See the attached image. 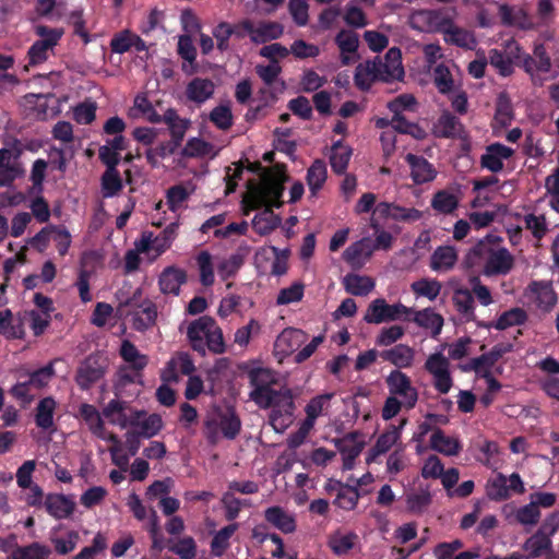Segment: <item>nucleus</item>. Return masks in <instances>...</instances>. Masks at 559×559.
<instances>
[{
  "mask_svg": "<svg viewBox=\"0 0 559 559\" xmlns=\"http://www.w3.org/2000/svg\"><path fill=\"white\" fill-rule=\"evenodd\" d=\"M248 378L253 388L249 394L250 400L260 408L272 407L270 424L276 431L285 429L287 423L284 417L289 420L295 408L290 392L272 388L277 380L275 373L269 368H252L248 371Z\"/></svg>",
  "mask_w": 559,
  "mask_h": 559,
  "instance_id": "obj_1",
  "label": "nucleus"
},
{
  "mask_svg": "<svg viewBox=\"0 0 559 559\" xmlns=\"http://www.w3.org/2000/svg\"><path fill=\"white\" fill-rule=\"evenodd\" d=\"M289 179L284 164H276L274 170L262 178V183L252 192L250 202L251 210H258L266 205L281 209L284 204L282 197L285 190V182Z\"/></svg>",
  "mask_w": 559,
  "mask_h": 559,
  "instance_id": "obj_2",
  "label": "nucleus"
},
{
  "mask_svg": "<svg viewBox=\"0 0 559 559\" xmlns=\"http://www.w3.org/2000/svg\"><path fill=\"white\" fill-rule=\"evenodd\" d=\"M411 313H413L412 309L401 302L389 305L385 299L377 298L369 304L364 320L370 324H380L401 319L409 321L411 318L408 316Z\"/></svg>",
  "mask_w": 559,
  "mask_h": 559,
  "instance_id": "obj_3",
  "label": "nucleus"
},
{
  "mask_svg": "<svg viewBox=\"0 0 559 559\" xmlns=\"http://www.w3.org/2000/svg\"><path fill=\"white\" fill-rule=\"evenodd\" d=\"M520 68L531 76L533 84H542L538 74L548 73L552 68L551 58L545 45L537 43L534 45L532 55H523Z\"/></svg>",
  "mask_w": 559,
  "mask_h": 559,
  "instance_id": "obj_4",
  "label": "nucleus"
},
{
  "mask_svg": "<svg viewBox=\"0 0 559 559\" xmlns=\"http://www.w3.org/2000/svg\"><path fill=\"white\" fill-rule=\"evenodd\" d=\"M391 396L404 399V406L407 409L415 407L418 401V392L412 385L411 378L399 369L392 370L385 379Z\"/></svg>",
  "mask_w": 559,
  "mask_h": 559,
  "instance_id": "obj_5",
  "label": "nucleus"
},
{
  "mask_svg": "<svg viewBox=\"0 0 559 559\" xmlns=\"http://www.w3.org/2000/svg\"><path fill=\"white\" fill-rule=\"evenodd\" d=\"M22 150L17 145L12 148H0V187H10L15 179L24 174L19 162Z\"/></svg>",
  "mask_w": 559,
  "mask_h": 559,
  "instance_id": "obj_6",
  "label": "nucleus"
},
{
  "mask_svg": "<svg viewBox=\"0 0 559 559\" xmlns=\"http://www.w3.org/2000/svg\"><path fill=\"white\" fill-rule=\"evenodd\" d=\"M106 372L104 360L97 355L87 356L76 369L75 383L83 390H90Z\"/></svg>",
  "mask_w": 559,
  "mask_h": 559,
  "instance_id": "obj_7",
  "label": "nucleus"
},
{
  "mask_svg": "<svg viewBox=\"0 0 559 559\" xmlns=\"http://www.w3.org/2000/svg\"><path fill=\"white\" fill-rule=\"evenodd\" d=\"M501 238L492 234H488L478 240L466 253L464 265L466 269H476L484 266L489 260L491 253L499 247Z\"/></svg>",
  "mask_w": 559,
  "mask_h": 559,
  "instance_id": "obj_8",
  "label": "nucleus"
},
{
  "mask_svg": "<svg viewBox=\"0 0 559 559\" xmlns=\"http://www.w3.org/2000/svg\"><path fill=\"white\" fill-rule=\"evenodd\" d=\"M455 10L433 9L421 10L416 16L426 23L428 31L444 35L445 31L451 27L454 22Z\"/></svg>",
  "mask_w": 559,
  "mask_h": 559,
  "instance_id": "obj_9",
  "label": "nucleus"
},
{
  "mask_svg": "<svg viewBox=\"0 0 559 559\" xmlns=\"http://www.w3.org/2000/svg\"><path fill=\"white\" fill-rule=\"evenodd\" d=\"M382 218H391L396 222L414 223L423 217V212L415 207H404L396 203L380 202L373 211Z\"/></svg>",
  "mask_w": 559,
  "mask_h": 559,
  "instance_id": "obj_10",
  "label": "nucleus"
},
{
  "mask_svg": "<svg viewBox=\"0 0 559 559\" xmlns=\"http://www.w3.org/2000/svg\"><path fill=\"white\" fill-rule=\"evenodd\" d=\"M514 266V258L504 247H498L484 264L481 273L487 276L507 275Z\"/></svg>",
  "mask_w": 559,
  "mask_h": 559,
  "instance_id": "obj_11",
  "label": "nucleus"
},
{
  "mask_svg": "<svg viewBox=\"0 0 559 559\" xmlns=\"http://www.w3.org/2000/svg\"><path fill=\"white\" fill-rule=\"evenodd\" d=\"M511 350V344H497L490 352L472 358L462 369L467 372L475 371L476 373H483L485 370H490L504 354Z\"/></svg>",
  "mask_w": 559,
  "mask_h": 559,
  "instance_id": "obj_12",
  "label": "nucleus"
},
{
  "mask_svg": "<svg viewBox=\"0 0 559 559\" xmlns=\"http://www.w3.org/2000/svg\"><path fill=\"white\" fill-rule=\"evenodd\" d=\"M465 134L464 124L448 110H444L433 126V135L440 139H462Z\"/></svg>",
  "mask_w": 559,
  "mask_h": 559,
  "instance_id": "obj_13",
  "label": "nucleus"
},
{
  "mask_svg": "<svg viewBox=\"0 0 559 559\" xmlns=\"http://www.w3.org/2000/svg\"><path fill=\"white\" fill-rule=\"evenodd\" d=\"M215 328V320L209 316L200 317L190 323L187 331V336L190 341L193 350L205 353V338L211 332V329Z\"/></svg>",
  "mask_w": 559,
  "mask_h": 559,
  "instance_id": "obj_14",
  "label": "nucleus"
},
{
  "mask_svg": "<svg viewBox=\"0 0 559 559\" xmlns=\"http://www.w3.org/2000/svg\"><path fill=\"white\" fill-rule=\"evenodd\" d=\"M46 512L56 520L70 518L75 510V502L63 493H48L44 500Z\"/></svg>",
  "mask_w": 559,
  "mask_h": 559,
  "instance_id": "obj_15",
  "label": "nucleus"
},
{
  "mask_svg": "<svg viewBox=\"0 0 559 559\" xmlns=\"http://www.w3.org/2000/svg\"><path fill=\"white\" fill-rule=\"evenodd\" d=\"M405 160L411 168V178L415 185L430 182L436 178L437 170L424 156L408 153Z\"/></svg>",
  "mask_w": 559,
  "mask_h": 559,
  "instance_id": "obj_16",
  "label": "nucleus"
},
{
  "mask_svg": "<svg viewBox=\"0 0 559 559\" xmlns=\"http://www.w3.org/2000/svg\"><path fill=\"white\" fill-rule=\"evenodd\" d=\"M513 154V148L498 142L492 143L487 146L486 153L481 155L480 165L491 173H499L503 169V159L510 158Z\"/></svg>",
  "mask_w": 559,
  "mask_h": 559,
  "instance_id": "obj_17",
  "label": "nucleus"
},
{
  "mask_svg": "<svg viewBox=\"0 0 559 559\" xmlns=\"http://www.w3.org/2000/svg\"><path fill=\"white\" fill-rule=\"evenodd\" d=\"M187 282V272L175 265L167 266L158 277V285L164 294L178 296L180 287Z\"/></svg>",
  "mask_w": 559,
  "mask_h": 559,
  "instance_id": "obj_18",
  "label": "nucleus"
},
{
  "mask_svg": "<svg viewBox=\"0 0 559 559\" xmlns=\"http://www.w3.org/2000/svg\"><path fill=\"white\" fill-rule=\"evenodd\" d=\"M406 423L407 419L404 418L400 426L391 425L385 432L378 437L374 445L369 451L368 463L374 461L377 456L386 453L397 442L401 437V430Z\"/></svg>",
  "mask_w": 559,
  "mask_h": 559,
  "instance_id": "obj_19",
  "label": "nucleus"
},
{
  "mask_svg": "<svg viewBox=\"0 0 559 559\" xmlns=\"http://www.w3.org/2000/svg\"><path fill=\"white\" fill-rule=\"evenodd\" d=\"M499 15L506 26H515L522 31L535 28L532 17L524 9L513 10L510 5L502 4L499 7Z\"/></svg>",
  "mask_w": 559,
  "mask_h": 559,
  "instance_id": "obj_20",
  "label": "nucleus"
},
{
  "mask_svg": "<svg viewBox=\"0 0 559 559\" xmlns=\"http://www.w3.org/2000/svg\"><path fill=\"white\" fill-rule=\"evenodd\" d=\"M379 355L384 361L394 365L400 370L413 365L415 350L406 344H397L392 348L380 352Z\"/></svg>",
  "mask_w": 559,
  "mask_h": 559,
  "instance_id": "obj_21",
  "label": "nucleus"
},
{
  "mask_svg": "<svg viewBox=\"0 0 559 559\" xmlns=\"http://www.w3.org/2000/svg\"><path fill=\"white\" fill-rule=\"evenodd\" d=\"M307 338L308 335L302 330L287 328L277 336L275 347L281 353L288 355L306 343Z\"/></svg>",
  "mask_w": 559,
  "mask_h": 559,
  "instance_id": "obj_22",
  "label": "nucleus"
},
{
  "mask_svg": "<svg viewBox=\"0 0 559 559\" xmlns=\"http://www.w3.org/2000/svg\"><path fill=\"white\" fill-rule=\"evenodd\" d=\"M334 443L340 453L342 454L343 469H353L355 461L362 450V444L355 442V433H348L342 439H336Z\"/></svg>",
  "mask_w": 559,
  "mask_h": 559,
  "instance_id": "obj_23",
  "label": "nucleus"
},
{
  "mask_svg": "<svg viewBox=\"0 0 559 559\" xmlns=\"http://www.w3.org/2000/svg\"><path fill=\"white\" fill-rule=\"evenodd\" d=\"M443 40L449 45H453L466 50H473L477 46V39L474 32L460 27L455 25L454 22L452 23L451 27L445 31Z\"/></svg>",
  "mask_w": 559,
  "mask_h": 559,
  "instance_id": "obj_24",
  "label": "nucleus"
},
{
  "mask_svg": "<svg viewBox=\"0 0 559 559\" xmlns=\"http://www.w3.org/2000/svg\"><path fill=\"white\" fill-rule=\"evenodd\" d=\"M266 522L283 532L289 534L296 531V520L294 515L286 512L282 507H270L264 511Z\"/></svg>",
  "mask_w": 559,
  "mask_h": 559,
  "instance_id": "obj_25",
  "label": "nucleus"
},
{
  "mask_svg": "<svg viewBox=\"0 0 559 559\" xmlns=\"http://www.w3.org/2000/svg\"><path fill=\"white\" fill-rule=\"evenodd\" d=\"M430 448L447 456L457 455L462 450L460 440L445 436L440 428L433 430L430 437Z\"/></svg>",
  "mask_w": 559,
  "mask_h": 559,
  "instance_id": "obj_26",
  "label": "nucleus"
},
{
  "mask_svg": "<svg viewBox=\"0 0 559 559\" xmlns=\"http://www.w3.org/2000/svg\"><path fill=\"white\" fill-rule=\"evenodd\" d=\"M142 415V412H135L134 416L129 420V424L136 427V429L133 430L142 436V438L150 439L162 430L163 420L159 415L151 414L145 419L140 421L139 419Z\"/></svg>",
  "mask_w": 559,
  "mask_h": 559,
  "instance_id": "obj_27",
  "label": "nucleus"
},
{
  "mask_svg": "<svg viewBox=\"0 0 559 559\" xmlns=\"http://www.w3.org/2000/svg\"><path fill=\"white\" fill-rule=\"evenodd\" d=\"M214 83L209 79L194 78L191 80L186 88V95L189 100L203 104L214 94Z\"/></svg>",
  "mask_w": 559,
  "mask_h": 559,
  "instance_id": "obj_28",
  "label": "nucleus"
},
{
  "mask_svg": "<svg viewBox=\"0 0 559 559\" xmlns=\"http://www.w3.org/2000/svg\"><path fill=\"white\" fill-rule=\"evenodd\" d=\"M530 289L536 297L538 308L549 311L556 306L557 295L550 282H532Z\"/></svg>",
  "mask_w": 559,
  "mask_h": 559,
  "instance_id": "obj_29",
  "label": "nucleus"
},
{
  "mask_svg": "<svg viewBox=\"0 0 559 559\" xmlns=\"http://www.w3.org/2000/svg\"><path fill=\"white\" fill-rule=\"evenodd\" d=\"M411 320H413L420 328L431 330V336L433 338H436L441 333L444 323L442 316L437 313L431 308L415 311L414 317Z\"/></svg>",
  "mask_w": 559,
  "mask_h": 559,
  "instance_id": "obj_30",
  "label": "nucleus"
},
{
  "mask_svg": "<svg viewBox=\"0 0 559 559\" xmlns=\"http://www.w3.org/2000/svg\"><path fill=\"white\" fill-rule=\"evenodd\" d=\"M284 33V27L278 22H260L257 26L252 22L251 41L254 44H264L269 40L280 38Z\"/></svg>",
  "mask_w": 559,
  "mask_h": 559,
  "instance_id": "obj_31",
  "label": "nucleus"
},
{
  "mask_svg": "<svg viewBox=\"0 0 559 559\" xmlns=\"http://www.w3.org/2000/svg\"><path fill=\"white\" fill-rule=\"evenodd\" d=\"M79 413L91 432L99 439H105V425L97 408L94 405L83 403L79 408Z\"/></svg>",
  "mask_w": 559,
  "mask_h": 559,
  "instance_id": "obj_32",
  "label": "nucleus"
},
{
  "mask_svg": "<svg viewBox=\"0 0 559 559\" xmlns=\"http://www.w3.org/2000/svg\"><path fill=\"white\" fill-rule=\"evenodd\" d=\"M527 319V312L523 308L514 307L502 312L495 322L489 323L487 326L503 331L511 326L523 325Z\"/></svg>",
  "mask_w": 559,
  "mask_h": 559,
  "instance_id": "obj_33",
  "label": "nucleus"
},
{
  "mask_svg": "<svg viewBox=\"0 0 559 559\" xmlns=\"http://www.w3.org/2000/svg\"><path fill=\"white\" fill-rule=\"evenodd\" d=\"M347 293L354 296H367L374 288V281L366 275L347 274L343 280Z\"/></svg>",
  "mask_w": 559,
  "mask_h": 559,
  "instance_id": "obj_34",
  "label": "nucleus"
},
{
  "mask_svg": "<svg viewBox=\"0 0 559 559\" xmlns=\"http://www.w3.org/2000/svg\"><path fill=\"white\" fill-rule=\"evenodd\" d=\"M56 401L51 396L41 399L35 409V424L43 430H49L53 427V414Z\"/></svg>",
  "mask_w": 559,
  "mask_h": 559,
  "instance_id": "obj_35",
  "label": "nucleus"
},
{
  "mask_svg": "<svg viewBox=\"0 0 559 559\" xmlns=\"http://www.w3.org/2000/svg\"><path fill=\"white\" fill-rule=\"evenodd\" d=\"M352 148L344 145L342 140L336 141L331 147L330 164L336 175L345 174L352 156Z\"/></svg>",
  "mask_w": 559,
  "mask_h": 559,
  "instance_id": "obj_36",
  "label": "nucleus"
},
{
  "mask_svg": "<svg viewBox=\"0 0 559 559\" xmlns=\"http://www.w3.org/2000/svg\"><path fill=\"white\" fill-rule=\"evenodd\" d=\"M357 540L358 535L356 533H343L338 530L329 536L328 545L335 555L342 556L352 550Z\"/></svg>",
  "mask_w": 559,
  "mask_h": 559,
  "instance_id": "obj_37",
  "label": "nucleus"
},
{
  "mask_svg": "<svg viewBox=\"0 0 559 559\" xmlns=\"http://www.w3.org/2000/svg\"><path fill=\"white\" fill-rule=\"evenodd\" d=\"M281 224V217L275 215L272 205L264 206L263 211L252 219L255 231L260 235H267Z\"/></svg>",
  "mask_w": 559,
  "mask_h": 559,
  "instance_id": "obj_38",
  "label": "nucleus"
},
{
  "mask_svg": "<svg viewBox=\"0 0 559 559\" xmlns=\"http://www.w3.org/2000/svg\"><path fill=\"white\" fill-rule=\"evenodd\" d=\"M219 425L221 433L228 440H234L241 430V420L231 407L219 409Z\"/></svg>",
  "mask_w": 559,
  "mask_h": 559,
  "instance_id": "obj_39",
  "label": "nucleus"
},
{
  "mask_svg": "<svg viewBox=\"0 0 559 559\" xmlns=\"http://www.w3.org/2000/svg\"><path fill=\"white\" fill-rule=\"evenodd\" d=\"M457 261V253L454 247H438L431 255L430 266L435 271H449Z\"/></svg>",
  "mask_w": 559,
  "mask_h": 559,
  "instance_id": "obj_40",
  "label": "nucleus"
},
{
  "mask_svg": "<svg viewBox=\"0 0 559 559\" xmlns=\"http://www.w3.org/2000/svg\"><path fill=\"white\" fill-rule=\"evenodd\" d=\"M522 548L527 551L526 558L535 559L544 554H552V542L535 532L524 542Z\"/></svg>",
  "mask_w": 559,
  "mask_h": 559,
  "instance_id": "obj_41",
  "label": "nucleus"
},
{
  "mask_svg": "<svg viewBox=\"0 0 559 559\" xmlns=\"http://www.w3.org/2000/svg\"><path fill=\"white\" fill-rule=\"evenodd\" d=\"M335 43L341 50L342 64L347 66L350 63V58L346 53H356L359 47L358 35L352 31L342 29L335 36Z\"/></svg>",
  "mask_w": 559,
  "mask_h": 559,
  "instance_id": "obj_42",
  "label": "nucleus"
},
{
  "mask_svg": "<svg viewBox=\"0 0 559 559\" xmlns=\"http://www.w3.org/2000/svg\"><path fill=\"white\" fill-rule=\"evenodd\" d=\"M0 334L8 340H22L25 335L23 322L14 321L9 309L0 312Z\"/></svg>",
  "mask_w": 559,
  "mask_h": 559,
  "instance_id": "obj_43",
  "label": "nucleus"
},
{
  "mask_svg": "<svg viewBox=\"0 0 559 559\" xmlns=\"http://www.w3.org/2000/svg\"><path fill=\"white\" fill-rule=\"evenodd\" d=\"M238 523H230L215 533L211 540V552L215 557H222L229 547V539L238 530Z\"/></svg>",
  "mask_w": 559,
  "mask_h": 559,
  "instance_id": "obj_44",
  "label": "nucleus"
},
{
  "mask_svg": "<svg viewBox=\"0 0 559 559\" xmlns=\"http://www.w3.org/2000/svg\"><path fill=\"white\" fill-rule=\"evenodd\" d=\"M326 165L322 159H316L307 171V183L312 195L323 187L326 180Z\"/></svg>",
  "mask_w": 559,
  "mask_h": 559,
  "instance_id": "obj_45",
  "label": "nucleus"
},
{
  "mask_svg": "<svg viewBox=\"0 0 559 559\" xmlns=\"http://www.w3.org/2000/svg\"><path fill=\"white\" fill-rule=\"evenodd\" d=\"M430 205L440 214H451L457 209L459 199L447 190H439L433 194Z\"/></svg>",
  "mask_w": 559,
  "mask_h": 559,
  "instance_id": "obj_46",
  "label": "nucleus"
},
{
  "mask_svg": "<svg viewBox=\"0 0 559 559\" xmlns=\"http://www.w3.org/2000/svg\"><path fill=\"white\" fill-rule=\"evenodd\" d=\"M51 550L46 545L34 542L27 546H16L12 559H47Z\"/></svg>",
  "mask_w": 559,
  "mask_h": 559,
  "instance_id": "obj_47",
  "label": "nucleus"
},
{
  "mask_svg": "<svg viewBox=\"0 0 559 559\" xmlns=\"http://www.w3.org/2000/svg\"><path fill=\"white\" fill-rule=\"evenodd\" d=\"M120 356L122 359L131 365L135 371L143 370L147 365V357L142 355L135 345L130 341H123L120 347Z\"/></svg>",
  "mask_w": 559,
  "mask_h": 559,
  "instance_id": "obj_48",
  "label": "nucleus"
},
{
  "mask_svg": "<svg viewBox=\"0 0 559 559\" xmlns=\"http://www.w3.org/2000/svg\"><path fill=\"white\" fill-rule=\"evenodd\" d=\"M495 119L502 127H508L513 120V106L507 92H501L497 97Z\"/></svg>",
  "mask_w": 559,
  "mask_h": 559,
  "instance_id": "obj_49",
  "label": "nucleus"
},
{
  "mask_svg": "<svg viewBox=\"0 0 559 559\" xmlns=\"http://www.w3.org/2000/svg\"><path fill=\"white\" fill-rule=\"evenodd\" d=\"M128 407V402L120 400H111L103 409V415L109 419L111 424H118L124 428L129 424V419L124 411Z\"/></svg>",
  "mask_w": 559,
  "mask_h": 559,
  "instance_id": "obj_50",
  "label": "nucleus"
},
{
  "mask_svg": "<svg viewBox=\"0 0 559 559\" xmlns=\"http://www.w3.org/2000/svg\"><path fill=\"white\" fill-rule=\"evenodd\" d=\"M178 224H169L159 235L153 238L154 242V255L152 259H156L168 250L176 238Z\"/></svg>",
  "mask_w": 559,
  "mask_h": 559,
  "instance_id": "obj_51",
  "label": "nucleus"
},
{
  "mask_svg": "<svg viewBox=\"0 0 559 559\" xmlns=\"http://www.w3.org/2000/svg\"><path fill=\"white\" fill-rule=\"evenodd\" d=\"M48 163L38 158L33 163L29 179L32 187L28 189V194H41L44 191V181L46 178Z\"/></svg>",
  "mask_w": 559,
  "mask_h": 559,
  "instance_id": "obj_52",
  "label": "nucleus"
},
{
  "mask_svg": "<svg viewBox=\"0 0 559 559\" xmlns=\"http://www.w3.org/2000/svg\"><path fill=\"white\" fill-rule=\"evenodd\" d=\"M197 264L200 272V282L203 286L209 287L214 284V267L212 262V255L209 251H201L197 255Z\"/></svg>",
  "mask_w": 559,
  "mask_h": 559,
  "instance_id": "obj_53",
  "label": "nucleus"
},
{
  "mask_svg": "<svg viewBox=\"0 0 559 559\" xmlns=\"http://www.w3.org/2000/svg\"><path fill=\"white\" fill-rule=\"evenodd\" d=\"M487 496L493 501H503L510 497L508 478L502 473H499L493 479L488 481Z\"/></svg>",
  "mask_w": 559,
  "mask_h": 559,
  "instance_id": "obj_54",
  "label": "nucleus"
},
{
  "mask_svg": "<svg viewBox=\"0 0 559 559\" xmlns=\"http://www.w3.org/2000/svg\"><path fill=\"white\" fill-rule=\"evenodd\" d=\"M359 498L360 492L357 486L346 484L337 497H335L333 503L343 510L350 511L356 508Z\"/></svg>",
  "mask_w": 559,
  "mask_h": 559,
  "instance_id": "obj_55",
  "label": "nucleus"
},
{
  "mask_svg": "<svg viewBox=\"0 0 559 559\" xmlns=\"http://www.w3.org/2000/svg\"><path fill=\"white\" fill-rule=\"evenodd\" d=\"M334 396V393H324L312 397L307 404L305 412L307 415V424L313 426L316 419L321 415L324 407L328 406L329 402Z\"/></svg>",
  "mask_w": 559,
  "mask_h": 559,
  "instance_id": "obj_56",
  "label": "nucleus"
},
{
  "mask_svg": "<svg viewBox=\"0 0 559 559\" xmlns=\"http://www.w3.org/2000/svg\"><path fill=\"white\" fill-rule=\"evenodd\" d=\"M210 121L219 130L226 131L231 128L234 118L228 105H218L212 109L209 116Z\"/></svg>",
  "mask_w": 559,
  "mask_h": 559,
  "instance_id": "obj_57",
  "label": "nucleus"
},
{
  "mask_svg": "<svg viewBox=\"0 0 559 559\" xmlns=\"http://www.w3.org/2000/svg\"><path fill=\"white\" fill-rule=\"evenodd\" d=\"M489 63L497 69L502 76H509L513 73L512 58L507 56L504 51L499 49L489 50Z\"/></svg>",
  "mask_w": 559,
  "mask_h": 559,
  "instance_id": "obj_58",
  "label": "nucleus"
},
{
  "mask_svg": "<svg viewBox=\"0 0 559 559\" xmlns=\"http://www.w3.org/2000/svg\"><path fill=\"white\" fill-rule=\"evenodd\" d=\"M367 63L369 64L370 69L373 72V78H376L377 81L382 82H393L395 80H402L403 75H395V71L391 69V66L382 61L380 58H374L373 60H367Z\"/></svg>",
  "mask_w": 559,
  "mask_h": 559,
  "instance_id": "obj_59",
  "label": "nucleus"
},
{
  "mask_svg": "<svg viewBox=\"0 0 559 559\" xmlns=\"http://www.w3.org/2000/svg\"><path fill=\"white\" fill-rule=\"evenodd\" d=\"M433 83L440 94L449 95L452 92L454 81L450 70L445 66L438 64L435 68Z\"/></svg>",
  "mask_w": 559,
  "mask_h": 559,
  "instance_id": "obj_60",
  "label": "nucleus"
},
{
  "mask_svg": "<svg viewBox=\"0 0 559 559\" xmlns=\"http://www.w3.org/2000/svg\"><path fill=\"white\" fill-rule=\"evenodd\" d=\"M122 180L117 169L105 170L102 176V189L104 198H111L116 195L122 189Z\"/></svg>",
  "mask_w": 559,
  "mask_h": 559,
  "instance_id": "obj_61",
  "label": "nucleus"
},
{
  "mask_svg": "<svg viewBox=\"0 0 559 559\" xmlns=\"http://www.w3.org/2000/svg\"><path fill=\"white\" fill-rule=\"evenodd\" d=\"M412 290L417 296H424L429 300H435L440 294L441 284L437 280L423 278L412 284Z\"/></svg>",
  "mask_w": 559,
  "mask_h": 559,
  "instance_id": "obj_62",
  "label": "nucleus"
},
{
  "mask_svg": "<svg viewBox=\"0 0 559 559\" xmlns=\"http://www.w3.org/2000/svg\"><path fill=\"white\" fill-rule=\"evenodd\" d=\"M53 376V362H49L48 365L28 373V384H31L33 389L36 390L43 389L49 383Z\"/></svg>",
  "mask_w": 559,
  "mask_h": 559,
  "instance_id": "obj_63",
  "label": "nucleus"
},
{
  "mask_svg": "<svg viewBox=\"0 0 559 559\" xmlns=\"http://www.w3.org/2000/svg\"><path fill=\"white\" fill-rule=\"evenodd\" d=\"M453 302L460 313L467 319L474 317V298L469 290L457 289L453 296Z\"/></svg>",
  "mask_w": 559,
  "mask_h": 559,
  "instance_id": "obj_64",
  "label": "nucleus"
}]
</instances>
